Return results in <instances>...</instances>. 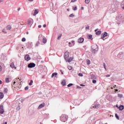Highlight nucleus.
Listing matches in <instances>:
<instances>
[{
  "label": "nucleus",
  "instance_id": "nucleus-10",
  "mask_svg": "<svg viewBox=\"0 0 124 124\" xmlns=\"http://www.w3.org/2000/svg\"><path fill=\"white\" fill-rule=\"evenodd\" d=\"M78 43H83V42H84V38H79L78 39Z\"/></svg>",
  "mask_w": 124,
  "mask_h": 124
},
{
  "label": "nucleus",
  "instance_id": "nucleus-23",
  "mask_svg": "<svg viewBox=\"0 0 124 124\" xmlns=\"http://www.w3.org/2000/svg\"><path fill=\"white\" fill-rule=\"evenodd\" d=\"M88 38H89V39H91V40H93V35H89Z\"/></svg>",
  "mask_w": 124,
  "mask_h": 124
},
{
  "label": "nucleus",
  "instance_id": "nucleus-63",
  "mask_svg": "<svg viewBox=\"0 0 124 124\" xmlns=\"http://www.w3.org/2000/svg\"><path fill=\"white\" fill-rule=\"evenodd\" d=\"M27 33V34H28V33H29V32H27V33Z\"/></svg>",
  "mask_w": 124,
  "mask_h": 124
},
{
  "label": "nucleus",
  "instance_id": "nucleus-61",
  "mask_svg": "<svg viewBox=\"0 0 124 124\" xmlns=\"http://www.w3.org/2000/svg\"><path fill=\"white\" fill-rule=\"evenodd\" d=\"M7 124V122H5L4 124Z\"/></svg>",
  "mask_w": 124,
  "mask_h": 124
},
{
  "label": "nucleus",
  "instance_id": "nucleus-47",
  "mask_svg": "<svg viewBox=\"0 0 124 124\" xmlns=\"http://www.w3.org/2000/svg\"><path fill=\"white\" fill-rule=\"evenodd\" d=\"M1 84H2V81L0 80V85H1Z\"/></svg>",
  "mask_w": 124,
  "mask_h": 124
},
{
  "label": "nucleus",
  "instance_id": "nucleus-29",
  "mask_svg": "<svg viewBox=\"0 0 124 124\" xmlns=\"http://www.w3.org/2000/svg\"><path fill=\"white\" fill-rule=\"evenodd\" d=\"M103 65H104V67L105 69L106 70H107V69H106V64H105V63H103Z\"/></svg>",
  "mask_w": 124,
  "mask_h": 124
},
{
  "label": "nucleus",
  "instance_id": "nucleus-55",
  "mask_svg": "<svg viewBox=\"0 0 124 124\" xmlns=\"http://www.w3.org/2000/svg\"><path fill=\"white\" fill-rule=\"evenodd\" d=\"M38 28H41V25H39Z\"/></svg>",
  "mask_w": 124,
  "mask_h": 124
},
{
  "label": "nucleus",
  "instance_id": "nucleus-22",
  "mask_svg": "<svg viewBox=\"0 0 124 124\" xmlns=\"http://www.w3.org/2000/svg\"><path fill=\"white\" fill-rule=\"evenodd\" d=\"M91 78L92 79H96V77L94 75H92Z\"/></svg>",
  "mask_w": 124,
  "mask_h": 124
},
{
  "label": "nucleus",
  "instance_id": "nucleus-53",
  "mask_svg": "<svg viewBox=\"0 0 124 124\" xmlns=\"http://www.w3.org/2000/svg\"><path fill=\"white\" fill-rule=\"evenodd\" d=\"M20 9H20V8H18V9H17L18 11H19V10H20Z\"/></svg>",
  "mask_w": 124,
  "mask_h": 124
},
{
  "label": "nucleus",
  "instance_id": "nucleus-59",
  "mask_svg": "<svg viewBox=\"0 0 124 124\" xmlns=\"http://www.w3.org/2000/svg\"><path fill=\"white\" fill-rule=\"evenodd\" d=\"M115 91L116 92H118V89H115Z\"/></svg>",
  "mask_w": 124,
  "mask_h": 124
},
{
  "label": "nucleus",
  "instance_id": "nucleus-37",
  "mask_svg": "<svg viewBox=\"0 0 124 124\" xmlns=\"http://www.w3.org/2000/svg\"><path fill=\"white\" fill-rule=\"evenodd\" d=\"M62 34H61V35L60 36H58V40H60V39H61V37H62Z\"/></svg>",
  "mask_w": 124,
  "mask_h": 124
},
{
  "label": "nucleus",
  "instance_id": "nucleus-34",
  "mask_svg": "<svg viewBox=\"0 0 124 124\" xmlns=\"http://www.w3.org/2000/svg\"><path fill=\"white\" fill-rule=\"evenodd\" d=\"M78 76H80V77H83V74L79 73Z\"/></svg>",
  "mask_w": 124,
  "mask_h": 124
},
{
  "label": "nucleus",
  "instance_id": "nucleus-9",
  "mask_svg": "<svg viewBox=\"0 0 124 124\" xmlns=\"http://www.w3.org/2000/svg\"><path fill=\"white\" fill-rule=\"evenodd\" d=\"M45 107V103H43L42 104H40L39 107H38V109H41V108H43V107Z\"/></svg>",
  "mask_w": 124,
  "mask_h": 124
},
{
  "label": "nucleus",
  "instance_id": "nucleus-24",
  "mask_svg": "<svg viewBox=\"0 0 124 124\" xmlns=\"http://www.w3.org/2000/svg\"><path fill=\"white\" fill-rule=\"evenodd\" d=\"M115 117L116 118V119H117V120H120V117H119V116H118V114H115Z\"/></svg>",
  "mask_w": 124,
  "mask_h": 124
},
{
  "label": "nucleus",
  "instance_id": "nucleus-51",
  "mask_svg": "<svg viewBox=\"0 0 124 124\" xmlns=\"http://www.w3.org/2000/svg\"><path fill=\"white\" fill-rule=\"evenodd\" d=\"M81 10H84V7H82L81 8Z\"/></svg>",
  "mask_w": 124,
  "mask_h": 124
},
{
  "label": "nucleus",
  "instance_id": "nucleus-21",
  "mask_svg": "<svg viewBox=\"0 0 124 124\" xmlns=\"http://www.w3.org/2000/svg\"><path fill=\"white\" fill-rule=\"evenodd\" d=\"M62 85V86H65V80H63L62 83H61Z\"/></svg>",
  "mask_w": 124,
  "mask_h": 124
},
{
  "label": "nucleus",
  "instance_id": "nucleus-54",
  "mask_svg": "<svg viewBox=\"0 0 124 124\" xmlns=\"http://www.w3.org/2000/svg\"><path fill=\"white\" fill-rule=\"evenodd\" d=\"M98 31V29L95 30V31Z\"/></svg>",
  "mask_w": 124,
  "mask_h": 124
},
{
  "label": "nucleus",
  "instance_id": "nucleus-33",
  "mask_svg": "<svg viewBox=\"0 0 124 124\" xmlns=\"http://www.w3.org/2000/svg\"><path fill=\"white\" fill-rule=\"evenodd\" d=\"M21 41H22V42H25V41H26V38H23L21 40Z\"/></svg>",
  "mask_w": 124,
  "mask_h": 124
},
{
  "label": "nucleus",
  "instance_id": "nucleus-60",
  "mask_svg": "<svg viewBox=\"0 0 124 124\" xmlns=\"http://www.w3.org/2000/svg\"><path fill=\"white\" fill-rule=\"evenodd\" d=\"M16 83V81H14V85H15V83Z\"/></svg>",
  "mask_w": 124,
  "mask_h": 124
},
{
  "label": "nucleus",
  "instance_id": "nucleus-50",
  "mask_svg": "<svg viewBox=\"0 0 124 124\" xmlns=\"http://www.w3.org/2000/svg\"><path fill=\"white\" fill-rule=\"evenodd\" d=\"M86 29H90V26H87V27H86Z\"/></svg>",
  "mask_w": 124,
  "mask_h": 124
},
{
  "label": "nucleus",
  "instance_id": "nucleus-14",
  "mask_svg": "<svg viewBox=\"0 0 124 124\" xmlns=\"http://www.w3.org/2000/svg\"><path fill=\"white\" fill-rule=\"evenodd\" d=\"M10 66L12 68H15V69H16V67H15V65H14V63L13 62L11 63Z\"/></svg>",
  "mask_w": 124,
  "mask_h": 124
},
{
  "label": "nucleus",
  "instance_id": "nucleus-12",
  "mask_svg": "<svg viewBox=\"0 0 124 124\" xmlns=\"http://www.w3.org/2000/svg\"><path fill=\"white\" fill-rule=\"evenodd\" d=\"M100 105H95L94 106H93V108H94V109H98L99 108Z\"/></svg>",
  "mask_w": 124,
  "mask_h": 124
},
{
  "label": "nucleus",
  "instance_id": "nucleus-2",
  "mask_svg": "<svg viewBox=\"0 0 124 124\" xmlns=\"http://www.w3.org/2000/svg\"><path fill=\"white\" fill-rule=\"evenodd\" d=\"M67 119H68L67 116H66V115H62L61 118V121L63 123H65V122L67 121Z\"/></svg>",
  "mask_w": 124,
  "mask_h": 124
},
{
  "label": "nucleus",
  "instance_id": "nucleus-56",
  "mask_svg": "<svg viewBox=\"0 0 124 124\" xmlns=\"http://www.w3.org/2000/svg\"><path fill=\"white\" fill-rule=\"evenodd\" d=\"M29 1H33V0H28Z\"/></svg>",
  "mask_w": 124,
  "mask_h": 124
},
{
  "label": "nucleus",
  "instance_id": "nucleus-4",
  "mask_svg": "<svg viewBox=\"0 0 124 124\" xmlns=\"http://www.w3.org/2000/svg\"><path fill=\"white\" fill-rule=\"evenodd\" d=\"M4 113V109H3V106L0 105V114H3Z\"/></svg>",
  "mask_w": 124,
  "mask_h": 124
},
{
  "label": "nucleus",
  "instance_id": "nucleus-52",
  "mask_svg": "<svg viewBox=\"0 0 124 124\" xmlns=\"http://www.w3.org/2000/svg\"><path fill=\"white\" fill-rule=\"evenodd\" d=\"M61 72H62V74H63V72H62V71L61 70Z\"/></svg>",
  "mask_w": 124,
  "mask_h": 124
},
{
  "label": "nucleus",
  "instance_id": "nucleus-41",
  "mask_svg": "<svg viewBox=\"0 0 124 124\" xmlns=\"http://www.w3.org/2000/svg\"><path fill=\"white\" fill-rule=\"evenodd\" d=\"M38 45H39V42H37L36 44V46H38Z\"/></svg>",
  "mask_w": 124,
  "mask_h": 124
},
{
  "label": "nucleus",
  "instance_id": "nucleus-35",
  "mask_svg": "<svg viewBox=\"0 0 124 124\" xmlns=\"http://www.w3.org/2000/svg\"><path fill=\"white\" fill-rule=\"evenodd\" d=\"M73 10L75 11L77 10V6H76L75 8H73Z\"/></svg>",
  "mask_w": 124,
  "mask_h": 124
},
{
  "label": "nucleus",
  "instance_id": "nucleus-15",
  "mask_svg": "<svg viewBox=\"0 0 124 124\" xmlns=\"http://www.w3.org/2000/svg\"><path fill=\"white\" fill-rule=\"evenodd\" d=\"M119 110H120L121 111L124 110V106H122V105L120 106L119 107Z\"/></svg>",
  "mask_w": 124,
  "mask_h": 124
},
{
  "label": "nucleus",
  "instance_id": "nucleus-19",
  "mask_svg": "<svg viewBox=\"0 0 124 124\" xmlns=\"http://www.w3.org/2000/svg\"><path fill=\"white\" fill-rule=\"evenodd\" d=\"M43 42L44 44L46 43V42H47V39L46 38H43Z\"/></svg>",
  "mask_w": 124,
  "mask_h": 124
},
{
  "label": "nucleus",
  "instance_id": "nucleus-25",
  "mask_svg": "<svg viewBox=\"0 0 124 124\" xmlns=\"http://www.w3.org/2000/svg\"><path fill=\"white\" fill-rule=\"evenodd\" d=\"M5 82H6V83H9V78H5Z\"/></svg>",
  "mask_w": 124,
  "mask_h": 124
},
{
  "label": "nucleus",
  "instance_id": "nucleus-27",
  "mask_svg": "<svg viewBox=\"0 0 124 124\" xmlns=\"http://www.w3.org/2000/svg\"><path fill=\"white\" fill-rule=\"evenodd\" d=\"M118 97H120V98H122V97H123V94H118Z\"/></svg>",
  "mask_w": 124,
  "mask_h": 124
},
{
  "label": "nucleus",
  "instance_id": "nucleus-16",
  "mask_svg": "<svg viewBox=\"0 0 124 124\" xmlns=\"http://www.w3.org/2000/svg\"><path fill=\"white\" fill-rule=\"evenodd\" d=\"M4 95L3 93H0V99L3 98Z\"/></svg>",
  "mask_w": 124,
  "mask_h": 124
},
{
  "label": "nucleus",
  "instance_id": "nucleus-49",
  "mask_svg": "<svg viewBox=\"0 0 124 124\" xmlns=\"http://www.w3.org/2000/svg\"><path fill=\"white\" fill-rule=\"evenodd\" d=\"M43 27H44V28H46V24H44V25H43Z\"/></svg>",
  "mask_w": 124,
  "mask_h": 124
},
{
  "label": "nucleus",
  "instance_id": "nucleus-18",
  "mask_svg": "<svg viewBox=\"0 0 124 124\" xmlns=\"http://www.w3.org/2000/svg\"><path fill=\"white\" fill-rule=\"evenodd\" d=\"M8 92V89L7 88H4L3 93H7V92Z\"/></svg>",
  "mask_w": 124,
  "mask_h": 124
},
{
  "label": "nucleus",
  "instance_id": "nucleus-38",
  "mask_svg": "<svg viewBox=\"0 0 124 124\" xmlns=\"http://www.w3.org/2000/svg\"><path fill=\"white\" fill-rule=\"evenodd\" d=\"M69 17H74V15L73 14H71L70 15Z\"/></svg>",
  "mask_w": 124,
  "mask_h": 124
},
{
  "label": "nucleus",
  "instance_id": "nucleus-45",
  "mask_svg": "<svg viewBox=\"0 0 124 124\" xmlns=\"http://www.w3.org/2000/svg\"><path fill=\"white\" fill-rule=\"evenodd\" d=\"M71 44V43L69 42V47H71V46H70Z\"/></svg>",
  "mask_w": 124,
  "mask_h": 124
},
{
  "label": "nucleus",
  "instance_id": "nucleus-8",
  "mask_svg": "<svg viewBox=\"0 0 124 124\" xmlns=\"http://www.w3.org/2000/svg\"><path fill=\"white\" fill-rule=\"evenodd\" d=\"M107 34H108V33H107V32H106L102 33L101 36V39H103L105 37H106V36H107Z\"/></svg>",
  "mask_w": 124,
  "mask_h": 124
},
{
  "label": "nucleus",
  "instance_id": "nucleus-44",
  "mask_svg": "<svg viewBox=\"0 0 124 124\" xmlns=\"http://www.w3.org/2000/svg\"><path fill=\"white\" fill-rule=\"evenodd\" d=\"M76 1V0H72L71 2H75Z\"/></svg>",
  "mask_w": 124,
  "mask_h": 124
},
{
  "label": "nucleus",
  "instance_id": "nucleus-57",
  "mask_svg": "<svg viewBox=\"0 0 124 124\" xmlns=\"http://www.w3.org/2000/svg\"><path fill=\"white\" fill-rule=\"evenodd\" d=\"M74 42H75V41H72V43H74Z\"/></svg>",
  "mask_w": 124,
  "mask_h": 124
},
{
  "label": "nucleus",
  "instance_id": "nucleus-43",
  "mask_svg": "<svg viewBox=\"0 0 124 124\" xmlns=\"http://www.w3.org/2000/svg\"><path fill=\"white\" fill-rule=\"evenodd\" d=\"M2 70V68L1 67V66L0 65V71H1Z\"/></svg>",
  "mask_w": 124,
  "mask_h": 124
},
{
  "label": "nucleus",
  "instance_id": "nucleus-28",
  "mask_svg": "<svg viewBox=\"0 0 124 124\" xmlns=\"http://www.w3.org/2000/svg\"><path fill=\"white\" fill-rule=\"evenodd\" d=\"M68 68L69 70H71L72 69V67L70 65L68 66Z\"/></svg>",
  "mask_w": 124,
  "mask_h": 124
},
{
  "label": "nucleus",
  "instance_id": "nucleus-39",
  "mask_svg": "<svg viewBox=\"0 0 124 124\" xmlns=\"http://www.w3.org/2000/svg\"><path fill=\"white\" fill-rule=\"evenodd\" d=\"M93 84H95V83H96V80H93Z\"/></svg>",
  "mask_w": 124,
  "mask_h": 124
},
{
  "label": "nucleus",
  "instance_id": "nucleus-40",
  "mask_svg": "<svg viewBox=\"0 0 124 124\" xmlns=\"http://www.w3.org/2000/svg\"><path fill=\"white\" fill-rule=\"evenodd\" d=\"M2 31H3V32H4V33H7V32H6V31H5V29H3V30H2Z\"/></svg>",
  "mask_w": 124,
  "mask_h": 124
},
{
  "label": "nucleus",
  "instance_id": "nucleus-13",
  "mask_svg": "<svg viewBox=\"0 0 124 124\" xmlns=\"http://www.w3.org/2000/svg\"><path fill=\"white\" fill-rule=\"evenodd\" d=\"M57 75H58L57 73H53L52 74L51 78H53V77H57Z\"/></svg>",
  "mask_w": 124,
  "mask_h": 124
},
{
  "label": "nucleus",
  "instance_id": "nucleus-46",
  "mask_svg": "<svg viewBox=\"0 0 124 124\" xmlns=\"http://www.w3.org/2000/svg\"><path fill=\"white\" fill-rule=\"evenodd\" d=\"M106 77H110V75H107L106 76Z\"/></svg>",
  "mask_w": 124,
  "mask_h": 124
},
{
  "label": "nucleus",
  "instance_id": "nucleus-3",
  "mask_svg": "<svg viewBox=\"0 0 124 124\" xmlns=\"http://www.w3.org/2000/svg\"><path fill=\"white\" fill-rule=\"evenodd\" d=\"M17 80H18V81H17V83H18V85L17 86V87H16V88L17 89V88L18 89H20L21 88V84H22V81L21 80V79H20V78H17Z\"/></svg>",
  "mask_w": 124,
  "mask_h": 124
},
{
  "label": "nucleus",
  "instance_id": "nucleus-5",
  "mask_svg": "<svg viewBox=\"0 0 124 124\" xmlns=\"http://www.w3.org/2000/svg\"><path fill=\"white\" fill-rule=\"evenodd\" d=\"M25 60L27 62H29L31 60V57H30V55L27 54L25 56Z\"/></svg>",
  "mask_w": 124,
  "mask_h": 124
},
{
  "label": "nucleus",
  "instance_id": "nucleus-1",
  "mask_svg": "<svg viewBox=\"0 0 124 124\" xmlns=\"http://www.w3.org/2000/svg\"><path fill=\"white\" fill-rule=\"evenodd\" d=\"M64 58L66 62H71V61L73 60V58L72 57L69 58V52L68 51H66L65 52Z\"/></svg>",
  "mask_w": 124,
  "mask_h": 124
},
{
  "label": "nucleus",
  "instance_id": "nucleus-20",
  "mask_svg": "<svg viewBox=\"0 0 124 124\" xmlns=\"http://www.w3.org/2000/svg\"><path fill=\"white\" fill-rule=\"evenodd\" d=\"M96 35H99V34H101V31H99L96 32Z\"/></svg>",
  "mask_w": 124,
  "mask_h": 124
},
{
  "label": "nucleus",
  "instance_id": "nucleus-26",
  "mask_svg": "<svg viewBox=\"0 0 124 124\" xmlns=\"http://www.w3.org/2000/svg\"><path fill=\"white\" fill-rule=\"evenodd\" d=\"M85 3H86V4H89L90 2V0H85Z\"/></svg>",
  "mask_w": 124,
  "mask_h": 124
},
{
  "label": "nucleus",
  "instance_id": "nucleus-48",
  "mask_svg": "<svg viewBox=\"0 0 124 124\" xmlns=\"http://www.w3.org/2000/svg\"><path fill=\"white\" fill-rule=\"evenodd\" d=\"M80 86L81 87H85V85H83V84H80Z\"/></svg>",
  "mask_w": 124,
  "mask_h": 124
},
{
  "label": "nucleus",
  "instance_id": "nucleus-31",
  "mask_svg": "<svg viewBox=\"0 0 124 124\" xmlns=\"http://www.w3.org/2000/svg\"><path fill=\"white\" fill-rule=\"evenodd\" d=\"M32 83H33V81L32 80H31V81L29 83V85L31 86V85H32Z\"/></svg>",
  "mask_w": 124,
  "mask_h": 124
},
{
  "label": "nucleus",
  "instance_id": "nucleus-11",
  "mask_svg": "<svg viewBox=\"0 0 124 124\" xmlns=\"http://www.w3.org/2000/svg\"><path fill=\"white\" fill-rule=\"evenodd\" d=\"M38 12H39V11H38V9L35 10L34 13L33 15V16H35L37 14H38Z\"/></svg>",
  "mask_w": 124,
  "mask_h": 124
},
{
  "label": "nucleus",
  "instance_id": "nucleus-58",
  "mask_svg": "<svg viewBox=\"0 0 124 124\" xmlns=\"http://www.w3.org/2000/svg\"><path fill=\"white\" fill-rule=\"evenodd\" d=\"M3 0H0V2H2Z\"/></svg>",
  "mask_w": 124,
  "mask_h": 124
},
{
  "label": "nucleus",
  "instance_id": "nucleus-30",
  "mask_svg": "<svg viewBox=\"0 0 124 124\" xmlns=\"http://www.w3.org/2000/svg\"><path fill=\"white\" fill-rule=\"evenodd\" d=\"M87 64H91V61L89 60H87Z\"/></svg>",
  "mask_w": 124,
  "mask_h": 124
},
{
  "label": "nucleus",
  "instance_id": "nucleus-62",
  "mask_svg": "<svg viewBox=\"0 0 124 124\" xmlns=\"http://www.w3.org/2000/svg\"><path fill=\"white\" fill-rule=\"evenodd\" d=\"M116 87V85H114V86L113 87V88H115Z\"/></svg>",
  "mask_w": 124,
  "mask_h": 124
},
{
  "label": "nucleus",
  "instance_id": "nucleus-32",
  "mask_svg": "<svg viewBox=\"0 0 124 124\" xmlns=\"http://www.w3.org/2000/svg\"><path fill=\"white\" fill-rule=\"evenodd\" d=\"M71 86H73V84L72 83H70L67 85V87H71Z\"/></svg>",
  "mask_w": 124,
  "mask_h": 124
},
{
  "label": "nucleus",
  "instance_id": "nucleus-17",
  "mask_svg": "<svg viewBox=\"0 0 124 124\" xmlns=\"http://www.w3.org/2000/svg\"><path fill=\"white\" fill-rule=\"evenodd\" d=\"M6 30L7 31H10V30H11V26L10 25H8L6 27Z\"/></svg>",
  "mask_w": 124,
  "mask_h": 124
},
{
  "label": "nucleus",
  "instance_id": "nucleus-7",
  "mask_svg": "<svg viewBox=\"0 0 124 124\" xmlns=\"http://www.w3.org/2000/svg\"><path fill=\"white\" fill-rule=\"evenodd\" d=\"M32 23H33V19L32 18H29L28 21V25H31Z\"/></svg>",
  "mask_w": 124,
  "mask_h": 124
},
{
  "label": "nucleus",
  "instance_id": "nucleus-6",
  "mask_svg": "<svg viewBox=\"0 0 124 124\" xmlns=\"http://www.w3.org/2000/svg\"><path fill=\"white\" fill-rule=\"evenodd\" d=\"M28 66L29 68H32V67H34L35 66V64L33 63H30L28 64Z\"/></svg>",
  "mask_w": 124,
  "mask_h": 124
},
{
  "label": "nucleus",
  "instance_id": "nucleus-42",
  "mask_svg": "<svg viewBox=\"0 0 124 124\" xmlns=\"http://www.w3.org/2000/svg\"><path fill=\"white\" fill-rule=\"evenodd\" d=\"M16 110H20V107L19 106L17 107Z\"/></svg>",
  "mask_w": 124,
  "mask_h": 124
},
{
  "label": "nucleus",
  "instance_id": "nucleus-64",
  "mask_svg": "<svg viewBox=\"0 0 124 124\" xmlns=\"http://www.w3.org/2000/svg\"><path fill=\"white\" fill-rule=\"evenodd\" d=\"M123 9H124V7H123Z\"/></svg>",
  "mask_w": 124,
  "mask_h": 124
},
{
  "label": "nucleus",
  "instance_id": "nucleus-36",
  "mask_svg": "<svg viewBox=\"0 0 124 124\" xmlns=\"http://www.w3.org/2000/svg\"><path fill=\"white\" fill-rule=\"evenodd\" d=\"M25 91H28V90H29V86H26L25 88Z\"/></svg>",
  "mask_w": 124,
  "mask_h": 124
}]
</instances>
